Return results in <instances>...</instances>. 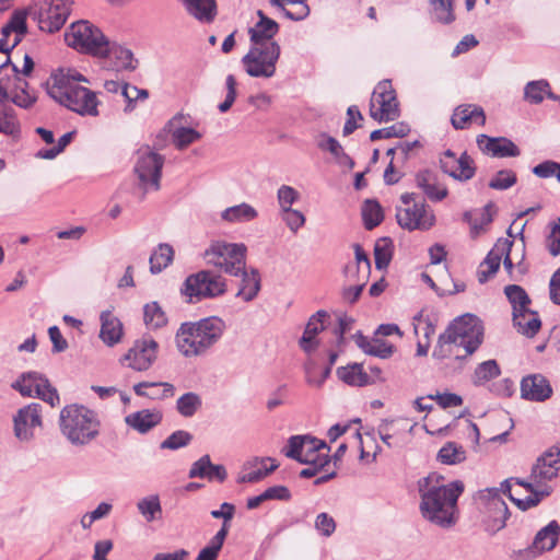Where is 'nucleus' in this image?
Instances as JSON below:
<instances>
[{
  "label": "nucleus",
  "instance_id": "a19ab883",
  "mask_svg": "<svg viewBox=\"0 0 560 560\" xmlns=\"http://www.w3.org/2000/svg\"><path fill=\"white\" fill-rule=\"evenodd\" d=\"M138 512L151 523L162 517V505L158 494L147 495L137 502Z\"/></svg>",
  "mask_w": 560,
  "mask_h": 560
},
{
  "label": "nucleus",
  "instance_id": "774afa93",
  "mask_svg": "<svg viewBox=\"0 0 560 560\" xmlns=\"http://www.w3.org/2000/svg\"><path fill=\"white\" fill-rule=\"evenodd\" d=\"M211 465V459L209 455L201 456L198 460H196L188 472L189 478H207L209 474Z\"/></svg>",
  "mask_w": 560,
  "mask_h": 560
},
{
  "label": "nucleus",
  "instance_id": "c03bdc74",
  "mask_svg": "<svg viewBox=\"0 0 560 560\" xmlns=\"http://www.w3.org/2000/svg\"><path fill=\"white\" fill-rule=\"evenodd\" d=\"M21 132L20 122L16 118L14 108L10 106H0V133L19 138Z\"/></svg>",
  "mask_w": 560,
  "mask_h": 560
},
{
  "label": "nucleus",
  "instance_id": "bf43d9fd",
  "mask_svg": "<svg viewBox=\"0 0 560 560\" xmlns=\"http://www.w3.org/2000/svg\"><path fill=\"white\" fill-rule=\"evenodd\" d=\"M317 147L322 151L329 152L334 156L335 160L338 159L345 151L342 145L336 138H334L325 132H323L318 136Z\"/></svg>",
  "mask_w": 560,
  "mask_h": 560
},
{
  "label": "nucleus",
  "instance_id": "0eeeda50",
  "mask_svg": "<svg viewBox=\"0 0 560 560\" xmlns=\"http://www.w3.org/2000/svg\"><path fill=\"white\" fill-rule=\"evenodd\" d=\"M226 291V279L208 269L189 275L180 287V294L190 304L222 296Z\"/></svg>",
  "mask_w": 560,
  "mask_h": 560
},
{
  "label": "nucleus",
  "instance_id": "680f3d73",
  "mask_svg": "<svg viewBox=\"0 0 560 560\" xmlns=\"http://www.w3.org/2000/svg\"><path fill=\"white\" fill-rule=\"evenodd\" d=\"M299 191L289 185H282L277 191V199L281 211L284 209H291L292 205L299 199Z\"/></svg>",
  "mask_w": 560,
  "mask_h": 560
},
{
  "label": "nucleus",
  "instance_id": "f03ea898",
  "mask_svg": "<svg viewBox=\"0 0 560 560\" xmlns=\"http://www.w3.org/2000/svg\"><path fill=\"white\" fill-rule=\"evenodd\" d=\"M418 489L421 497L420 511L427 521L444 528L455 524L456 503L464 491L462 481L445 483L442 476L431 474L419 479Z\"/></svg>",
  "mask_w": 560,
  "mask_h": 560
},
{
  "label": "nucleus",
  "instance_id": "2f4dec72",
  "mask_svg": "<svg viewBox=\"0 0 560 560\" xmlns=\"http://www.w3.org/2000/svg\"><path fill=\"white\" fill-rule=\"evenodd\" d=\"M513 324L520 334L529 338L536 336L541 327L538 313L529 308L524 312L513 313Z\"/></svg>",
  "mask_w": 560,
  "mask_h": 560
},
{
  "label": "nucleus",
  "instance_id": "9b49d317",
  "mask_svg": "<svg viewBox=\"0 0 560 560\" xmlns=\"http://www.w3.org/2000/svg\"><path fill=\"white\" fill-rule=\"evenodd\" d=\"M280 54L279 44L250 45L248 52L242 58V65L249 77L269 79L276 74Z\"/></svg>",
  "mask_w": 560,
  "mask_h": 560
},
{
  "label": "nucleus",
  "instance_id": "09e8293b",
  "mask_svg": "<svg viewBox=\"0 0 560 560\" xmlns=\"http://www.w3.org/2000/svg\"><path fill=\"white\" fill-rule=\"evenodd\" d=\"M174 259L173 247H158L150 255V271L152 273H160L168 267Z\"/></svg>",
  "mask_w": 560,
  "mask_h": 560
},
{
  "label": "nucleus",
  "instance_id": "4c0bfd02",
  "mask_svg": "<svg viewBox=\"0 0 560 560\" xmlns=\"http://www.w3.org/2000/svg\"><path fill=\"white\" fill-rule=\"evenodd\" d=\"M187 12L200 21L209 22L215 14L214 0H182Z\"/></svg>",
  "mask_w": 560,
  "mask_h": 560
},
{
  "label": "nucleus",
  "instance_id": "ea45409f",
  "mask_svg": "<svg viewBox=\"0 0 560 560\" xmlns=\"http://www.w3.org/2000/svg\"><path fill=\"white\" fill-rule=\"evenodd\" d=\"M361 214L363 224L368 230H372L384 219L383 208L376 199H366L364 200Z\"/></svg>",
  "mask_w": 560,
  "mask_h": 560
},
{
  "label": "nucleus",
  "instance_id": "423d86ee",
  "mask_svg": "<svg viewBox=\"0 0 560 560\" xmlns=\"http://www.w3.org/2000/svg\"><path fill=\"white\" fill-rule=\"evenodd\" d=\"M59 429L71 445L85 446L100 435L101 421L94 410L71 404L60 410Z\"/></svg>",
  "mask_w": 560,
  "mask_h": 560
},
{
  "label": "nucleus",
  "instance_id": "a211bd4d",
  "mask_svg": "<svg viewBox=\"0 0 560 560\" xmlns=\"http://www.w3.org/2000/svg\"><path fill=\"white\" fill-rule=\"evenodd\" d=\"M440 166L445 174L459 182L471 179L476 173L474 160L467 152L456 158L452 150H446L440 159Z\"/></svg>",
  "mask_w": 560,
  "mask_h": 560
},
{
  "label": "nucleus",
  "instance_id": "a18cd8bd",
  "mask_svg": "<svg viewBox=\"0 0 560 560\" xmlns=\"http://www.w3.org/2000/svg\"><path fill=\"white\" fill-rule=\"evenodd\" d=\"M504 293L512 305L513 313L524 312L529 308L530 299L521 285H506L504 288Z\"/></svg>",
  "mask_w": 560,
  "mask_h": 560
},
{
  "label": "nucleus",
  "instance_id": "1a4fd4ad",
  "mask_svg": "<svg viewBox=\"0 0 560 560\" xmlns=\"http://www.w3.org/2000/svg\"><path fill=\"white\" fill-rule=\"evenodd\" d=\"M401 206L396 209L397 223L408 231H428L435 224L433 210L425 202H417L413 192L400 196Z\"/></svg>",
  "mask_w": 560,
  "mask_h": 560
},
{
  "label": "nucleus",
  "instance_id": "37998d69",
  "mask_svg": "<svg viewBox=\"0 0 560 560\" xmlns=\"http://www.w3.org/2000/svg\"><path fill=\"white\" fill-rule=\"evenodd\" d=\"M438 460L445 465H457L466 459L465 448L455 443L446 442L438 453Z\"/></svg>",
  "mask_w": 560,
  "mask_h": 560
},
{
  "label": "nucleus",
  "instance_id": "3c124183",
  "mask_svg": "<svg viewBox=\"0 0 560 560\" xmlns=\"http://www.w3.org/2000/svg\"><path fill=\"white\" fill-rule=\"evenodd\" d=\"M433 18L442 23L450 24L455 20L453 0H430Z\"/></svg>",
  "mask_w": 560,
  "mask_h": 560
},
{
  "label": "nucleus",
  "instance_id": "69168bd1",
  "mask_svg": "<svg viewBox=\"0 0 560 560\" xmlns=\"http://www.w3.org/2000/svg\"><path fill=\"white\" fill-rule=\"evenodd\" d=\"M315 528L320 535L329 537L336 530V522L329 514L323 512L316 516Z\"/></svg>",
  "mask_w": 560,
  "mask_h": 560
},
{
  "label": "nucleus",
  "instance_id": "412c9836",
  "mask_svg": "<svg viewBox=\"0 0 560 560\" xmlns=\"http://www.w3.org/2000/svg\"><path fill=\"white\" fill-rule=\"evenodd\" d=\"M97 57L107 59L112 69L116 71L135 70L137 67V60L130 49L108 39L104 51Z\"/></svg>",
  "mask_w": 560,
  "mask_h": 560
},
{
  "label": "nucleus",
  "instance_id": "4d7b16f0",
  "mask_svg": "<svg viewBox=\"0 0 560 560\" xmlns=\"http://www.w3.org/2000/svg\"><path fill=\"white\" fill-rule=\"evenodd\" d=\"M192 440V435L184 430H177L167 436L160 445L162 450H178L188 445Z\"/></svg>",
  "mask_w": 560,
  "mask_h": 560
},
{
  "label": "nucleus",
  "instance_id": "f3484780",
  "mask_svg": "<svg viewBox=\"0 0 560 560\" xmlns=\"http://www.w3.org/2000/svg\"><path fill=\"white\" fill-rule=\"evenodd\" d=\"M158 348L159 345L152 337H143L135 341L121 361L132 370L147 371L156 359Z\"/></svg>",
  "mask_w": 560,
  "mask_h": 560
},
{
  "label": "nucleus",
  "instance_id": "49530a36",
  "mask_svg": "<svg viewBox=\"0 0 560 560\" xmlns=\"http://www.w3.org/2000/svg\"><path fill=\"white\" fill-rule=\"evenodd\" d=\"M143 320L147 327L158 329L167 324V317L158 302H151L143 307Z\"/></svg>",
  "mask_w": 560,
  "mask_h": 560
},
{
  "label": "nucleus",
  "instance_id": "aec40b11",
  "mask_svg": "<svg viewBox=\"0 0 560 560\" xmlns=\"http://www.w3.org/2000/svg\"><path fill=\"white\" fill-rule=\"evenodd\" d=\"M476 143L483 154L492 158L503 159L521 155L520 148L505 137H490L481 133L477 136Z\"/></svg>",
  "mask_w": 560,
  "mask_h": 560
},
{
  "label": "nucleus",
  "instance_id": "6e6d98bb",
  "mask_svg": "<svg viewBox=\"0 0 560 560\" xmlns=\"http://www.w3.org/2000/svg\"><path fill=\"white\" fill-rule=\"evenodd\" d=\"M410 131L408 125L404 122H398L395 125H392L389 127L383 128V129H376L371 132L370 139L371 141H376L380 139H389V138H402L408 135Z\"/></svg>",
  "mask_w": 560,
  "mask_h": 560
},
{
  "label": "nucleus",
  "instance_id": "e2e57ef3",
  "mask_svg": "<svg viewBox=\"0 0 560 560\" xmlns=\"http://www.w3.org/2000/svg\"><path fill=\"white\" fill-rule=\"evenodd\" d=\"M236 85H237V82H236L235 77L233 74H229L225 79V88H226L225 98L222 103H220L218 105V109L221 113L229 112L230 108L232 107V105L234 104V102L236 100V95H237Z\"/></svg>",
  "mask_w": 560,
  "mask_h": 560
},
{
  "label": "nucleus",
  "instance_id": "c85d7f7f",
  "mask_svg": "<svg viewBox=\"0 0 560 560\" xmlns=\"http://www.w3.org/2000/svg\"><path fill=\"white\" fill-rule=\"evenodd\" d=\"M162 421V413L159 410L142 409L128 415L125 422L128 427L139 433H147Z\"/></svg>",
  "mask_w": 560,
  "mask_h": 560
},
{
  "label": "nucleus",
  "instance_id": "f257e3e1",
  "mask_svg": "<svg viewBox=\"0 0 560 560\" xmlns=\"http://www.w3.org/2000/svg\"><path fill=\"white\" fill-rule=\"evenodd\" d=\"M559 471L560 450H550L538 457L529 476L530 481L515 479L517 485L524 487L527 491L530 492L529 495H527L525 499L514 498L511 492L510 480H504L501 483L500 490H486L490 498V504L499 512H502L503 515H506L509 510L508 505L500 497V492H502L503 494L508 495L511 501L515 502L516 505L522 510L536 506L545 497L550 494L551 489L547 486V481H550L552 478L557 477Z\"/></svg>",
  "mask_w": 560,
  "mask_h": 560
},
{
  "label": "nucleus",
  "instance_id": "de8ad7c7",
  "mask_svg": "<svg viewBox=\"0 0 560 560\" xmlns=\"http://www.w3.org/2000/svg\"><path fill=\"white\" fill-rule=\"evenodd\" d=\"M201 406V397L194 392L185 393L176 401V409L178 413L185 418L192 417Z\"/></svg>",
  "mask_w": 560,
  "mask_h": 560
},
{
  "label": "nucleus",
  "instance_id": "4468645a",
  "mask_svg": "<svg viewBox=\"0 0 560 560\" xmlns=\"http://www.w3.org/2000/svg\"><path fill=\"white\" fill-rule=\"evenodd\" d=\"M370 115L380 122L393 121L399 117L396 93L389 81H382L374 89L370 102Z\"/></svg>",
  "mask_w": 560,
  "mask_h": 560
},
{
  "label": "nucleus",
  "instance_id": "bb28decb",
  "mask_svg": "<svg viewBox=\"0 0 560 560\" xmlns=\"http://www.w3.org/2000/svg\"><path fill=\"white\" fill-rule=\"evenodd\" d=\"M560 535V525L557 521L549 522L535 536L529 552L539 555L553 549Z\"/></svg>",
  "mask_w": 560,
  "mask_h": 560
},
{
  "label": "nucleus",
  "instance_id": "9d476101",
  "mask_svg": "<svg viewBox=\"0 0 560 560\" xmlns=\"http://www.w3.org/2000/svg\"><path fill=\"white\" fill-rule=\"evenodd\" d=\"M65 40L75 50L97 57L104 51L107 38L90 22L78 21L65 33Z\"/></svg>",
  "mask_w": 560,
  "mask_h": 560
},
{
  "label": "nucleus",
  "instance_id": "473e14b6",
  "mask_svg": "<svg viewBox=\"0 0 560 560\" xmlns=\"http://www.w3.org/2000/svg\"><path fill=\"white\" fill-rule=\"evenodd\" d=\"M257 217V210L246 202L229 207L221 212L222 221L231 224L247 223Z\"/></svg>",
  "mask_w": 560,
  "mask_h": 560
},
{
  "label": "nucleus",
  "instance_id": "ddd939ff",
  "mask_svg": "<svg viewBox=\"0 0 560 560\" xmlns=\"http://www.w3.org/2000/svg\"><path fill=\"white\" fill-rule=\"evenodd\" d=\"M12 388L22 396L38 397L48 402L51 407L59 404V395L46 376L37 372L22 373L13 383Z\"/></svg>",
  "mask_w": 560,
  "mask_h": 560
},
{
  "label": "nucleus",
  "instance_id": "b1692460",
  "mask_svg": "<svg viewBox=\"0 0 560 560\" xmlns=\"http://www.w3.org/2000/svg\"><path fill=\"white\" fill-rule=\"evenodd\" d=\"M451 124L456 130L469 128L471 124L485 126L486 114L483 108L479 105L462 104L453 110Z\"/></svg>",
  "mask_w": 560,
  "mask_h": 560
},
{
  "label": "nucleus",
  "instance_id": "cd10ccee",
  "mask_svg": "<svg viewBox=\"0 0 560 560\" xmlns=\"http://www.w3.org/2000/svg\"><path fill=\"white\" fill-rule=\"evenodd\" d=\"M100 319V338L102 341L109 347L118 343L122 337V324L119 318L114 316L110 311H103L101 313Z\"/></svg>",
  "mask_w": 560,
  "mask_h": 560
},
{
  "label": "nucleus",
  "instance_id": "a878e982",
  "mask_svg": "<svg viewBox=\"0 0 560 560\" xmlns=\"http://www.w3.org/2000/svg\"><path fill=\"white\" fill-rule=\"evenodd\" d=\"M355 345L366 354L381 359H388L393 355L395 347L374 335L372 338L358 331L354 336Z\"/></svg>",
  "mask_w": 560,
  "mask_h": 560
},
{
  "label": "nucleus",
  "instance_id": "f8f14e48",
  "mask_svg": "<svg viewBox=\"0 0 560 560\" xmlns=\"http://www.w3.org/2000/svg\"><path fill=\"white\" fill-rule=\"evenodd\" d=\"M247 247H208L203 253L207 264L230 276L238 277L246 267Z\"/></svg>",
  "mask_w": 560,
  "mask_h": 560
},
{
  "label": "nucleus",
  "instance_id": "5701e85b",
  "mask_svg": "<svg viewBox=\"0 0 560 560\" xmlns=\"http://www.w3.org/2000/svg\"><path fill=\"white\" fill-rule=\"evenodd\" d=\"M257 15L259 20L248 30L252 45L278 44L273 38L279 32V24L261 10L257 11Z\"/></svg>",
  "mask_w": 560,
  "mask_h": 560
},
{
  "label": "nucleus",
  "instance_id": "2eb2a0df",
  "mask_svg": "<svg viewBox=\"0 0 560 560\" xmlns=\"http://www.w3.org/2000/svg\"><path fill=\"white\" fill-rule=\"evenodd\" d=\"M71 0H49L38 12L34 13L42 31L54 33L59 31L66 23L70 10Z\"/></svg>",
  "mask_w": 560,
  "mask_h": 560
},
{
  "label": "nucleus",
  "instance_id": "13d9d810",
  "mask_svg": "<svg viewBox=\"0 0 560 560\" xmlns=\"http://www.w3.org/2000/svg\"><path fill=\"white\" fill-rule=\"evenodd\" d=\"M533 174L539 178L556 177L560 183V163L547 160L533 167Z\"/></svg>",
  "mask_w": 560,
  "mask_h": 560
},
{
  "label": "nucleus",
  "instance_id": "c756f323",
  "mask_svg": "<svg viewBox=\"0 0 560 560\" xmlns=\"http://www.w3.org/2000/svg\"><path fill=\"white\" fill-rule=\"evenodd\" d=\"M305 443L306 444L303 457L313 459L310 463H305L306 465H317L319 467H325L330 463V447L325 441L306 434Z\"/></svg>",
  "mask_w": 560,
  "mask_h": 560
},
{
  "label": "nucleus",
  "instance_id": "0e129e2a",
  "mask_svg": "<svg viewBox=\"0 0 560 560\" xmlns=\"http://www.w3.org/2000/svg\"><path fill=\"white\" fill-rule=\"evenodd\" d=\"M465 218L468 219V222L470 224V234L472 236H476L479 233H481L485 230V226H487L492 221L488 208H485L479 213L478 218L472 219L469 213H466Z\"/></svg>",
  "mask_w": 560,
  "mask_h": 560
},
{
  "label": "nucleus",
  "instance_id": "7ed1b4c3",
  "mask_svg": "<svg viewBox=\"0 0 560 560\" xmlns=\"http://www.w3.org/2000/svg\"><path fill=\"white\" fill-rule=\"evenodd\" d=\"M50 80L47 92L51 98L81 116H98L100 102L96 94L79 84L88 82L79 71L61 68L51 75Z\"/></svg>",
  "mask_w": 560,
  "mask_h": 560
},
{
  "label": "nucleus",
  "instance_id": "4be33fe9",
  "mask_svg": "<svg viewBox=\"0 0 560 560\" xmlns=\"http://www.w3.org/2000/svg\"><path fill=\"white\" fill-rule=\"evenodd\" d=\"M552 395L549 381L542 374H530L521 382V396L532 401H545Z\"/></svg>",
  "mask_w": 560,
  "mask_h": 560
},
{
  "label": "nucleus",
  "instance_id": "5fc2aeb1",
  "mask_svg": "<svg viewBox=\"0 0 560 560\" xmlns=\"http://www.w3.org/2000/svg\"><path fill=\"white\" fill-rule=\"evenodd\" d=\"M517 182V177L512 170H500L489 182L488 186L495 190H506L514 186Z\"/></svg>",
  "mask_w": 560,
  "mask_h": 560
},
{
  "label": "nucleus",
  "instance_id": "393cba45",
  "mask_svg": "<svg viewBox=\"0 0 560 560\" xmlns=\"http://www.w3.org/2000/svg\"><path fill=\"white\" fill-rule=\"evenodd\" d=\"M327 318H329V315L324 310L317 311L310 317L303 336L299 341L301 349H303L306 353H311L317 348L318 341L316 336L326 328L325 322Z\"/></svg>",
  "mask_w": 560,
  "mask_h": 560
},
{
  "label": "nucleus",
  "instance_id": "39448f33",
  "mask_svg": "<svg viewBox=\"0 0 560 560\" xmlns=\"http://www.w3.org/2000/svg\"><path fill=\"white\" fill-rule=\"evenodd\" d=\"M224 330L225 323L217 316L185 322L175 335L176 347L185 358L205 355L221 339Z\"/></svg>",
  "mask_w": 560,
  "mask_h": 560
},
{
  "label": "nucleus",
  "instance_id": "603ef678",
  "mask_svg": "<svg viewBox=\"0 0 560 560\" xmlns=\"http://www.w3.org/2000/svg\"><path fill=\"white\" fill-rule=\"evenodd\" d=\"M201 138L199 131L189 127H178L172 130V140L178 150H184Z\"/></svg>",
  "mask_w": 560,
  "mask_h": 560
},
{
  "label": "nucleus",
  "instance_id": "8fccbe9b",
  "mask_svg": "<svg viewBox=\"0 0 560 560\" xmlns=\"http://www.w3.org/2000/svg\"><path fill=\"white\" fill-rule=\"evenodd\" d=\"M548 92H551L548 81H530L524 88V98L532 104H539L544 101V95L548 97Z\"/></svg>",
  "mask_w": 560,
  "mask_h": 560
},
{
  "label": "nucleus",
  "instance_id": "e433bc0d",
  "mask_svg": "<svg viewBox=\"0 0 560 560\" xmlns=\"http://www.w3.org/2000/svg\"><path fill=\"white\" fill-rule=\"evenodd\" d=\"M500 374L501 369L498 362L493 359L487 360L476 366L471 375V382L475 386H485Z\"/></svg>",
  "mask_w": 560,
  "mask_h": 560
},
{
  "label": "nucleus",
  "instance_id": "20e7f679",
  "mask_svg": "<svg viewBox=\"0 0 560 560\" xmlns=\"http://www.w3.org/2000/svg\"><path fill=\"white\" fill-rule=\"evenodd\" d=\"M483 327L477 316L465 314L453 320L439 336L433 357L445 359L454 357L463 360L472 354L481 345Z\"/></svg>",
  "mask_w": 560,
  "mask_h": 560
},
{
  "label": "nucleus",
  "instance_id": "6e6552de",
  "mask_svg": "<svg viewBox=\"0 0 560 560\" xmlns=\"http://www.w3.org/2000/svg\"><path fill=\"white\" fill-rule=\"evenodd\" d=\"M164 161V156L149 145L137 150L133 173L138 180V188L142 190L141 198H144L149 191L160 190Z\"/></svg>",
  "mask_w": 560,
  "mask_h": 560
},
{
  "label": "nucleus",
  "instance_id": "72a5a7b5",
  "mask_svg": "<svg viewBox=\"0 0 560 560\" xmlns=\"http://www.w3.org/2000/svg\"><path fill=\"white\" fill-rule=\"evenodd\" d=\"M337 376L348 385L365 386L372 383L371 377L363 371L360 363L348 364L337 369Z\"/></svg>",
  "mask_w": 560,
  "mask_h": 560
},
{
  "label": "nucleus",
  "instance_id": "7c9ffc66",
  "mask_svg": "<svg viewBox=\"0 0 560 560\" xmlns=\"http://www.w3.org/2000/svg\"><path fill=\"white\" fill-rule=\"evenodd\" d=\"M238 277H242V279L236 296L241 298L244 302H250L256 299L261 289L259 271L255 268L247 271L245 267Z\"/></svg>",
  "mask_w": 560,
  "mask_h": 560
},
{
  "label": "nucleus",
  "instance_id": "052dcab7",
  "mask_svg": "<svg viewBox=\"0 0 560 560\" xmlns=\"http://www.w3.org/2000/svg\"><path fill=\"white\" fill-rule=\"evenodd\" d=\"M525 248L526 247H502L501 250H503V254H505L503 259L505 269L511 271L514 265H517L518 267L523 265L525 258Z\"/></svg>",
  "mask_w": 560,
  "mask_h": 560
},
{
  "label": "nucleus",
  "instance_id": "f704fd0d",
  "mask_svg": "<svg viewBox=\"0 0 560 560\" xmlns=\"http://www.w3.org/2000/svg\"><path fill=\"white\" fill-rule=\"evenodd\" d=\"M497 249H499V247H493L478 267L477 278L481 284L493 277L500 268L503 250Z\"/></svg>",
  "mask_w": 560,
  "mask_h": 560
},
{
  "label": "nucleus",
  "instance_id": "79ce46f5",
  "mask_svg": "<svg viewBox=\"0 0 560 560\" xmlns=\"http://www.w3.org/2000/svg\"><path fill=\"white\" fill-rule=\"evenodd\" d=\"M255 463L258 464L259 467L252 469L250 471L241 476L238 479L240 482H250V483L257 482V481L264 479L265 477H267L272 471H275L279 466L278 463L273 458H270V457H266V458H261V459L256 458Z\"/></svg>",
  "mask_w": 560,
  "mask_h": 560
},
{
  "label": "nucleus",
  "instance_id": "58836bf2",
  "mask_svg": "<svg viewBox=\"0 0 560 560\" xmlns=\"http://www.w3.org/2000/svg\"><path fill=\"white\" fill-rule=\"evenodd\" d=\"M270 3L280 8L292 21L303 20L310 14V8L303 0H270Z\"/></svg>",
  "mask_w": 560,
  "mask_h": 560
},
{
  "label": "nucleus",
  "instance_id": "864d4df0",
  "mask_svg": "<svg viewBox=\"0 0 560 560\" xmlns=\"http://www.w3.org/2000/svg\"><path fill=\"white\" fill-rule=\"evenodd\" d=\"M306 435H292L288 441V446L283 450L287 457L300 463H310L313 459L303 457L305 451Z\"/></svg>",
  "mask_w": 560,
  "mask_h": 560
},
{
  "label": "nucleus",
  "instance_id": "6ab92c4d",
  "mask_svg": "<svg viewBox=\"0 0 560 560\" xmlns=\"http://www.w3.org/2000/svg\"><path fill=\"white\" fill-rule=\"evenodd\" d=\"M413 425L407 419L385 420L378 428V435L383 443L390 448L404 447L408 442V435Z\"/></svg>",
  "mask_w": 560,
  "mask_h": 560
},
{
  "label": "nucleus",
  "instance_id": "c9c22d12",
  "mask_svg": "<svg viewBox=\"0 0 560 560\" xmlns=\"http://www.w3.org/2000/svg\"><path fill=\"white\" fill-rule=\"evenodd\" d=\"M133 390L136 395L141 397H172L174 395V386L171 383L159 382V383H149L141 382L133 386Z\"/></svg>",
  "mask_w": 560,
  "mask_h": 560
},
{
  "label": "nucleus",
  "instance_id": "dca6fc26",
  "mask_svg": "<svg viewBox=\"0 0 560 560\" xmlns=\"http://www.w3.org/2000/svg\"><path fill=\"white\" fill-rule=\"evenodd\" d=\"M42 425V405L38 402L20 408L13 417L14 435L21 442H31L35 436V429Z\"/></svg>",
  "mask_w": 560,
  "mask_h": 560
},
{
  "label": "nucleus",
  "instance_id": "338daca9",
  "mask_svg": "<svg viewBox=\"0 0 560 560\" xmlns=\"http://www.w3.org/2000/svg\"><path fill=\"white\" fill-rule=\"evenodd\" d=\"M281 218L293 232L301 228L305 222L304 214L301 211L294 210L292 208L282 210Z\"/></svg>",
  "mask_w": 560,
  "mask_h": 560
}]
</instances>
